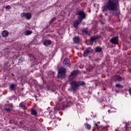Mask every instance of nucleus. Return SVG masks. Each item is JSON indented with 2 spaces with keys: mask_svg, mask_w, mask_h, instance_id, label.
I'll list each match as a JSON object with an SVG mask.
<instances>
[{
  "mask_svg": "<svg viewBox=\"0 0 131 131\" xmlns=\"http://www.w3.org/2000/svg\"><path fill=\"white\" fill-rule=\"evenodd\" d=\"M19 108H21V109H24V110H25L26 106H25V103L24 102H21L19 104Z\"/></svg>",
  "mask_w": 131,
  "mask_h": 131,
  "instance_id": "obj_13",
  "label": "nucleus"
},
{
  "mask_svg": "<svg viewBox=\"0 0 131 131\" xmlns=\"http://www.w3.org/2000/svg\"><path fill=\"white\" fill-rule=\"evenodd\" d=\"M9 35V32H8L7 31H4L2 33V36H3V37H7V36H8Z\"/></svg>",
  "mask_w": 131,
  "mask_h": 131,
  "instance_id": "obj_15",
  "label": "nucleus"
},
{
  "mask_svg": "<svg viewBox=\"0 0 131 131\" xmlns=\"http://www.w3.org/2000/svg\"><path fill=\"white\" fill-rule=\"evenodd\" d=\"M66 107H68V105H66Z\"/></svg>",
  "mask_w": 131,
  "mask_h": 131,
  "instance_id": "obj_35",
  "label": "nucleus"
},
{
  "mask_svg": "<svg viewBox=\"0 0 131 131\" xmlns=\"http://www.w3.org/2000/svg\"><path fill=\"white\" fill-rule=\"evenodd\" d=\"M95 125L96 126H98V124H97V123H95Z\"/></svg>",
  "mask_w": 131,
  "mask_h": 131,
  "instance_id": "obj_31",
  "label": "nucleus"
},
{
  "mask_svg": "<svg viewBox=\"0 0 131 131\" xmlns=\"http://www.w3.org/2000/svg\"><path fill=\"white\" fill-rule=\"evenodd\" d=\"M93 52V49L92 48L88 47L85 49V51L83 52V57H87L89 55V54L92 53Z\"/></svg>",
  "mask_w": 131,
  "mask_h": 131,
  "instance_id": "obj_6",
  "label": "nucleus"
},
{
  "mask_svg": "<svg viewBox=\"0 0 131 131\" xmlns=\"http://www.w3.org/2000/svg\"><path fill=\"white\" fill-rule=\"evenodd\" d=\"M6 9H7L8 10H10L11 9V6H10L9 5H7L6 7Z\"/></svg>",
  "mask_w": 131,
  "mask_h": 131,
  "instance_id": "obj_26",
  "label": "nucleus"
},
{
  "mask_svg": "<svg viewBox=\"0 0 131 131\" xmlns=\"http://www.w3.org/2000/svg\"><path fill=\"white\" fill-rule=\"evenodd\" d=\"M28 56L29 57H32V54H28Z\"/></svg>",
  "mask_w": 131,
  "mask_h": 131,
  "instance_id": "obj_29",
  "label": "nucleus"
},
{
  "mask_svg": "<svg viewBox=\"0 0 131 131\" xmlns=\"http://www.w3.org/2000/svg\"><path fill=\"white\" fill-rule=\"evenodd\" d=\"M97 39H99V36H94L91 37V41H95V40H97Z\"/></svg>",
  "mask_w": 131,
  "mask_h": 131,
  "instance_id": "obj_18",
  "label": "nucleus"
},
{
  "mask_svg": "<svg viewBox=\"0 0 131 131\" xmlns=\"http://www.w3.org/2000/svg\"><path fill=\"white\" fill-rule=\"evenodd\" d=\"M65 107H66L65 105L63 106V110L65 109Z\"/></svg>",
  "mask_w": 131,
  "mask_h": 131,
  "instance_id": "obj_32",
  "label": "nucleus"
},
{
  "mask_svg": "<svg viewBox=\"0 0 131 131\" xmlns=\"http://www.w3.org/2000/svg\"><path fill=\"white\" fill-rule=\"evenodd\" d=\"M10 88L12 91H15V84H11L10 86Z\"/></svg>",
  "mask_w": 131,
  "mask_h": 131,
  "instance_id": "obj_22",
  "label": "nucleus"
},
{
  "mask_svg": "<svg viewBox=\"0 0 131 131\" xmlns=\"http://www.w3.org/2000/svg\"><path fill=\"white\" fill-rule=\"evenodd\" d=\"M116 88H118V89H123V85L120 84H116Z\"/></svg>",
  "mask_w": 131,
  "mask_h": 131,
  "instance_id": "obj_20",
  "label": "nucleus"
},
{
  "mask_svg": "<svg viewBox=\"0 0 131 131\" xmlns=\"http://www.w3.org/2000/svg\"><path fill=\"white\" fill-rule=\"evenodd\" d=\"M110 111H111L110 110H108V113L110 112Z\"/></svg>",
  "mask_w": 131,
  "mask_h": 131,
  "instance_id": "obj_33",
  "label": "nucleus"
},
{
  "mask_svg": "<svg viewBox=\"0 0 131 131\" xmlns=\"http://www.w3.org/2000/svg\"><path fill=\"white\" fill-rule=\"evenodd\" d=\"M85 127L87 128V129H91V125L89 124H85Z\"/></svg>",
  "mask_w": 131,
  "mask_h": 131,
  "instance_id": "obj_23",
  "label": "nucleus"
},
{
  "mask_svg": "<svg viewBox=\"0 0 131 131\" xmlns=\"http://www.w3.org/2000/svg\"><path fill=\"white\" fill-rule=\"evenodd\" d=\"M63 65H66V66H70V60L68 58H65L63 61Z\"/></svg>",
  "mask_w": 131,
  "mask_h": 131,
  "instance_id": "obj_10",
  "label": "nucleus"
},
{
  "mask_svg": "<svg viewBox=\"0 0 131 131\" xmlns=\"http://www.w3.org/2000/svg\"><path fill=\"white\" fill-rule=\"evenodd\" d=\"M78 74V71L74 70L72 72L69 77V81H70L71 89L72 91H77L79 86L80 85H85V83L83 81H72L74 78L76 77V75Z\"/></svg>",
  "mask_w": 131,
  "mask_h": 131,
  "instance_id": "obj_2",
  "label": "nucleus"
},
{
  "mask_svg": "<svg viewBox=\"0 0 131 131\" xmlns=\"http://www.w3.org/2000/svg\"><path fill=\"white\" fill-rule=\"evenodd\" d=\"M13 108V104L10 103V104H6L4 107V110L5 111H6V112H10L11 110H12V108Z\"/></svg>",
  "mask_w": 131,
  "mask_h": 131,
  "instance_id": "obj_5",
  "label": "nucleus"
},
{
  "mask_svg": "<svg viewBox=\"0 0 131 131\" xmlns=\"http://www.w3.org/2000/svg\"><path fill=\"white\" fill-rule=\"evenodd\" d=\"M73 41L75 43H79V37L76 36L73 38Z\"/></svg>",
  "mask_w": 131,
  "mask_h": 131,
  "instance_id": "obj_14",
  "label": "nucleus"
},
{
  "mask_svg": "<svg viewBox=\"0 0 131 131\" xmlns=\"http://www.w3.org/2000/svg\"><path fill=\"white\" fill-rule=\"evenodd\" d=\"M80 23H81V21L78 19L76 20H75L73 23L74 27L77 29L78 28V25H79Z\"/></svg>",
  "mask_w": 131,
  "mask_h": 131,
  "instance_id": "obj_9",
  "label": "nucleus"
},
{
  "mask_svg": "<svg viewBox=\"0 0 131 131\" xmlns=\"http://www.w3.org/2000/svg\"><path fill=\"white\" fill-rule=\"evenodd\" d=\"M117 0H108L105 3V5L102 7V12H107L110 11L111 16L115 15L116 16H119L120 11L117 7Z\"/></svg>",
  "mask_w": 131,
  "mask_h": 131,
  "instance_id": "obj_1",
  "label": "nucleus"
},
{
  "mask_svg": "<svg viewBox=\"0 0 131 131\" xmlns=\"http://www.w3.org/2000/svg\"><path fill=\"white\" fill-rule=\"evenodd\" d=\"M101 52H102V48L101 47H98L95 48L96 53H101Z\"/></svg>",
  "mask_w": 131,
  "mask_h": 131,
  "instance_id": "obj_16",
  "label": "nucleus"
},
{
  "mask_svg": "<svg viewBox=\"0 0 131 131\" xmlns=\"http://www.w3.org/2000/svg\"><path fill=\"white\" fill-rule=\"evenodd\" d=\"M44 46H46V47H48V46H50V45L52 44V40H45L43 42Z\"/></svg>",
  "mask_w": 131,
  "mask_h": 131,
  "instance_id": "obj_11",
  "label": "nucleus"
},
{
  "mask_svg": "<svg viewBox=\"0 0 131 131\" xmlns=\"http://www.w3.org/2000/svg\"><path fill=\"white\" fill-rule=\"evenodd\" d=\"M31 33H32V31L28 30L25 32V35H30V34H31Z\"/></svg>",
  "mask_w": 131,
  "mask_h": 131,
  "instance_id": "obj_21",
  "label": "nucleus"
},
{
  "mask_svg": "<svg viewBox=\"0 0 131 131\" xmlns=\"http://www.w3.org/2000/svg\"><path fill=\"white\" fill-rule=\"evenodd\" d=\"M19 124L20 125H21V124H23V123L22 122V121L19 122Z\"/></svg>",
  "mask_w": 131,
  "mask_h": 131,
  "instance_id": "obj_30",
  "label": "nucleus"
},
{
  "mask_svg": "<svg viewBox=\"0 0 131 131\" xmlns=\"http://www.w3.org/2000/svg\"><path fill=\"white\" fill-rule=\"evenodd\" d=\"M129 93L131 95V88L128 90Z\"/></svg>",
  "mask_w": 131,
  "mask_h": 131,
  "instance_id": "obj_28",
  "label": "nucleus"
},
{
  "mask_svg": "<svg viewBox=\"0 0 131 131\" xmlns=\"http://www.w3.org/2000/svg\"><path fill=\"white\" fill-rule=\"evenodd\" d=\"M21 17L23 18V17H25L27 20H29L30 18H31V14L30 13H26L25 12H23L21 14Z\"/></svg>",
  "mask_w": 131,
  "mask_h": 131,
  "instance_id": "obj_7",
  "label": "nucleus"
},
{
  "mask_svg": "<svg viewBox=\"0 0 131 131\" xmlns=\"http://www.w3.org/2000/svg\"><path fill=\"white\" fill-rule=\"evenodd\" d=\"M110 42L114 45H118V37H114L110 40Z\"/></svg>",
  "mask_w": 131,
  "mask_h": 131,
  "instance_id": "obj_8",
  "label": "nucleus"
},
{
  "mask_svg": "<svg viewBox=\"0 0 131 131\" xmlns=\"http://www.w3.org/2000/svg\"><path fill=\"white\" fill-rule=\"evenodd\" d=\"M82 32L86 35H90V32L88 31L85 29H82Z\"/></svg>",
  "mask_w": 131,
  "mask_h": 131,
  "instance_id": "obj_17",
  "label": "nucleus"
},
{
  "mask_svg": "<svg viewBox=\"0 0 131 131\" xmlns=\"http://www.w3.org/2000/svg\"><path fill=\"white\" fill-rule=\"evenodd\" d=\"M66 74V69L63 67H60L58 70V73L57 75V77L60 78V77H64Z\"/></svg>",
  "mask_w": 131,
  "mask_h": 131,
  "instance_id": "obj_3",
  "label": "nucleus"
},
{
  "mask_svg": "<svg viewBox=\"0 0 131 131\" xmlns=\"http://www.w3.org/2000/svg\"><path fill=\"white\" fill-rule=\"evenodd\" d=\"M122 78L120 77V76H116L114 78H113V80L114 81H121Z\"/></svg>",
  "mask_w": 131,
  "mask_h": 131,
  "instance_id": "obj_12",
  "label": "nucleus"
},
{
  "mask_svg": "<svg viewBox=\"0 0 131 131\" xmlns=\"http://www.w3.org/2000/svg\"><path fill=\"white\" fill-rule=\"evenodd\" d=\"M56 19H57V18L56 17H53V18H52V19L50 20V23H53V22H54L55 21V20H56Z\"/></svg>",
  "mask_w": 131,
  "mask_h": 131,
  "instance_id": "obj_25",
  "label": "nucleus"
},
{
  "mask_svg": "<svg viewBox=\"0 0 131 131\" xmlns=\"http://www.w3.org/2000/svg\"><path fill=\"white\" fill-rule=\"evenodd\" d=\"M15 122V121L14 120H10L9 121V123H14Z\"/></svg>",
  "mask_w": 131,
  "mask_h": 131,
  "instance_id": "obj_27",
  "label": "nucleus"
},
{
  "mask_svg": "<svg viewBox=\"0 0 131 131\" xmlns=\"http://www.w3.org/2000/svg\"><path fill=\"white\" fill-rule=\"evenodd\" d=\"M31 113L32 115H36V111L33 108H32L31 110Z\"/></svg>",
  "mask_w": 131,
  "mask_h": 131,
  "instance_id": "obj_19",
  "label": "nucleus"
},
{
  "mask_svg": "<svg viewBox=\"0 0 131 131\" xmlns=\"http://www.w3.org/2000/svg\"><path fill=\"white\" fill-rule=\"evenodd\" d=\"M77 15L79 17L78 19L80 20V21H82L83 19L85 18V13L83 12V11H78Z\"/></svg>",
  "mask_w": 131,
  "mask_h": 131,
  "instance_id": "obj_4",
  "label": "nucleus"
},
{
  "mask_svg": "<svg viewBox=\"0 0 131 131\" xmlns=\"http://www.w3.org/2000/svg\"><path fill=\"white\" fill-rule=\"evenodd\" d=\"M108 13H105V15H106V16H107V14Z\"/></svg>",
  "mask_w": 131,
  "mask_h": 131,
  "instance_id": "obj_34",
  "label": "nucleus"
},
{
  "mask_svg": "<svg viewBox=\"0 0 131 131\" xmlns=\"http://www.w3.org/2000/svg\"><path fill=\"white\" fill-rule=\"evenodd\" d=\"M24 61V59L22 57L19 58L18 63H22Z\"/></svg>",
  "mask_w": 131,
  "mask_h": 131,
  "instance_id": "obj_24",
  "label": "nucleus"
}]
</instances>
